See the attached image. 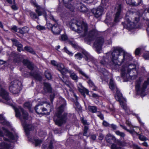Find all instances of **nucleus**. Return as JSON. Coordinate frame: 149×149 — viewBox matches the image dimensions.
Returning a JSON list of instances; mask_svg holds the SVG:
<instances>
[{
  "label": "nucleus",
  "mask_w": 149,
  "mask_h": 149,
  "mask_svg": "<svg viewBox=\"0 0 149 149\" xmlns=\"http://www.w3.org/2000/svg\"><path fill=\"white\" fill-rule=\"evenodd\" d=\"M100 71L101 73V79L102 80L106 81V77L109 74L108 71L104 68H103L102 69L100 70Z\"/></svg>",
  "instance_id": "b1692460"
},
{
  "label": "nucleus",
  "mask_w": 149,
  "mask_h": 149,
  "mask_svg": "<svg viewBox=\"0 0 149 149\" xmlns=\"http://www.w3.org/2000/svg\"><path fill=\"white\" fill-rule=\"evenodd\" d=\"M140 48H137L136 49L135 52V53L136 55H138L140 52Z\"/></svg>",
  "instance_id": "052dcab7"
},
{
  "label": "nucleus",
  "mask_w": 149,
  "mask_h": 149,
  "mask_svg": "<svg viewBox=\"0 0 149 149\" xmlns=\"http://www.w3.org/2000/svg\"><path fill=\"white\" fill-rule=\"evenodd\" d=\"M67 37L66 35H63L61 36L60 40H61L65 41L67 40Z\"/></svg>",
  "instance_id": "8fccbe9b"
},
{
  "label": "nucleus",
  "mask_w": 149,
  "mask_h": 149,
  "mask_svg": "<svg viewBox=\"0 0 149 149\" xmlns=\"http://www.w3.org/2000/svg\"><path fill=\"white\" fill-rule=\"evenodd\" d=\"M72 0H63L65 6L70 9L72 11H73L74 8L78 9L81 12H84L87 10V8L83 4L79 3L77 4H74V6L71 4L70 2ZM73 4V2H71Z\"/></svg>",
  "instance_id": "9d476101"
},
{
  "label": "nucleus",
  "mask_w": 149,
  "mask_h": 149,
  "mask_svg": "<svg viewBox=\"0 0 149 149\" xmlns=\"http://www.w3.org/2000/svg\"><path fill=\"white\" fill-rule=\"evenodd\" d=\"M113 51L111 53V61L109 63L110 53H107L106 54V58L104 57L100 58V63L104 65L107 64L109 65L111 67L116 68L124 63L126 60L130 61L132 59L131 55L125 51L123 49L119 47H115L113 48Z\"/></svg>",
  "instance_id": "f257e3e1"
},
{
  "label": "nucleus",
  "mask_w": 149,
  "mask_h": 149,
  "mask_svg": "<svg viewBox=\"0 0 149 149\" xmlns=\"http://www.w3.org/2000/svg\"><path fill=\"white\" fill-rule=\"evenodd\" d=\"M51 63L52 65L54 66H57V65L58 64L57 63L56 61L54 60H52L51 61Z\"/></svg>",
  "instance_id": "5fc2aeb1"
},
{
  "label": "nucleus",
  "mask_w": 149,
  "mask_h": 149,
  "mask_svg": "<svg viewBox=\"0 0 149 149\" xmlns=\"http://www.w3.org/2000/svg\"><path fill=\"white\" fill-rule=\"evenodd\" d=\"M30 74L37 80L40 81L42 77L41 76L36 72L33 73V72H31Z\"/></svg>",
  "instance_id": "7c9ffc66"
},
{
  "label": "nucleus",
  "mask_w": 149,
  "mask_h": 149,
  "mask_svg": "<svg viewBox=\"0 0 149 149\" xmlns=\"http://www.w3.org/2000/svg\"><path fill=\"white\" fill-rule=\"evenodd\" d=\"M74 106L76 109V108H77L79 109H81V107L79 105V104L77 101H76L75 102L74 104Z\"/></svg>",
  "instance_id": "de8ad7c7"
},
{
  "label": "nucleus",
  "mask_w": 149,
  "mask_h": 149,
  "mask_svg": "<svg viewBox=\"0 0 149 149\" xmlns=\"http://www.w3.org/2000/svg\"><path fill=\"white\" fill-rule=\"evenodd\" d=\"M75 57L76 59L80 60L83 57V56L81 54L79 53L75 54Z\"/></svg>",
  "instance_id": "a19ab883"
},
{
  "label": "nucleus",
  "mask_w": 149,
  "mask_h": 149,
  "mask_svg": "<svg viewBox=\"0 0 149 149\" xmlns=\"http://www.w3.org/2000/svg\"><path fill=\"white\" fill-rule=\"evenodd\" d=\"M34 5H35V6H36L37 8V9L36 10V13H37L38 16H40L42 15H43L47 21L46 25L47 28L49 29H52L53 26H52V25L49 22L48 23L47 21L48 19L49 18L48 17L49 16V15L50 14H49L47 16V17L46 15V14L45 13V12L44 11L43 12H41V11L42 10L40 7L36 3H34Z\"/></svg>",
  "instance_id": "ddd939ff"
},
{
  "label": "nucleus",
  "mask_w": 149,
  "mask_h": 149,
  "mask_svg": "<svg viewBox=\"0 0 149 149\" xmlns=\"http://www.w3.org/2000/svg\"><path fill=\"white\" fill-rule=\"evenodd\" d=\"M45 76L46 77V78L48 80H49L51 79L52 78V76L48 71H46L45 72Z\"/></svg>",
  "instance_id": "4c0bfd02"
},
{
  "label": "nucleus",
  "mask_w": 149,
  "mask_h": 149,
  "mask_svg": "<svg viewBox=\"0 0 149 149\" xmlns=\"http://www.w3.org/2000/svg\"><path fill=\"white\" fill-rule=\"evenodd\" d=\"M14 5L11 6V8L14 10H16L18 9V8L15 3V0H13Z\"/></svg>",
  "instance_id": "c03bdc74"
},
{
  "label": "nucleus",
  "mask_w": 149,
  "mask_h": 149,
  "mask_svg": "<svg viewBox=\"0 0 149 149\" xmlns=\"http://www.w3.org/2000/svg\"><path fill=\"white\" fill-rule=\"evenodd\" d=\"M11 40L13 42V45L17 47V50L18 51L20 52L23 50L22 45L16 40L15 39H11Z\"/></svg>",
  "instance_id": "412c9836"
},
{
  "label": "nucleus",
  "mask_w": 149,
  "mask_h": 149,
  "mask_svg": "<svg viewBox=\"0 0 149 149\" xmlns=\"http://www.w3.org/2000/svg\"><path fill=\"white\" fill-rule=\"evenodd\" d=\"M57 69L61 72L63 75V79L64 78L65 74L67 73L68 70L65 68L64 65L62 64H59L57 66Z\"/></svg>",
  "instance_id": "6ab92c4d"
},
{
  "label": "nucleus",
  "mask_w": 149,
  "mask_h": 149,
  "mask_svg": "<svg viewBox=\"0 0 149 149\" xmlns=\"http://www.w3.org/2000/svg\"><path fill=\"white\" fill-rule=\"evenodd\" d=\"M115 133L117 135L119 136L122 137H124L125 136V134L124 133L121 132L118 130L116 131Z\"/></svg>",
  "instance_id": "58836bf2"
},
{
  "label": "nucleus",
  "mask_w": 149,
  "mask_h": 149,
  "mask_svg": "<svg viewBox=\"0 0 149 149\" xmlns=\"http://www.w3.org/2000/svg\"><path fill=\"white\" fill-rule=\"evenodd\" d=\"M24 49L25 50L30 53L33 54H35V52L33 50V49L30 47L27 46H25L24 47Z\"/></svg>",
  "instance_id": "c9c22d12"
},
{
  "label": "nucleus",
  "mask_w": 149,
  "mask_h": 149,
  "mask_svg": "<svg viewBox=\"0 0 149 149\" xmlns=\"http://www.w3.org/2000/svg\"><path fill=\"white\" fill-rule=\"evenodd\" d=\"M0 120L1 123L6 125L8 126L9 125V122H7L5 119V118L1 115H0Z\"/></svg>",
  "instance_id": "473e14b6"
},
{
  "label": "nucleus",
  "mask_w": 149,
  "mask_h": 149,
  "mask_svg": "<svg viewBox=\"0 0 149 149\" xmlns=\"http://www.w3.org/2000/svg\"><path fill=\"white\" fill-rule=\"evenodd\" d=\"M30 16L32 19H36L38 18L36 14L33 12H31L30 14Z\"/></svg>",
  "instance_id": "79ce46f5"
},
{
  "label": "nucleus",
  "mask_w": 149,
  "mask_h": 149,
  "mask_svg": "<svg viewBox=\"0 0 149 149\" xmlns=\"http://www.w3.org/2000/svg\"><path fill=\"white\" fill-rule=\"evenodd\" d=\"M4 132L3 133L0 130V136L3 137L4 141L0 143V149H12L13 143L17 139V135L15 134L13 135L8 130L3 127Z\"/></svg>",
  "instance_id": "20e7f679"
},
{
  "label": "nucleus",
  "mask_w": 149,
  "mask_h": 149,
  "mask_svg": "<svg viewBox=\"0 0 149 149\" xmlns=\"http://www.w3.org/2000/svg\"><path fill=\"white\" fill-rule=\"evenodd\" d=\"M94 0H86L85 1L87 4H90L92 3Z\"/></svg>",
  "instance_id": "774afa93"
},
{
  "label": "nucleus",
  "mask_w": 149,
  "mask_h": 149,
  "mask_svg": "<svg viewBox=\"0 0 149 149\" xmlns=\"http://www.w3.org/2000/svg\"><path fill=\"white\" fill-rule=\"evenodd\" d=\"M139 13L137 12L136 14H134L133 15L130 14L128 12L126 14L125 17V22H123L122 24L124 27L126 28L132 29L138 27L137 26L139 21L140 16L138 15Z\"/></svg>",
  "instance_id": "0eeeda50"
},
{
  "label": "nucleus",
  "mask_w": 149,
  "mask_h": 149,
  "mask_svg": "<svg viewBox=\"0 0 149 149\" xmlns=\"http://www.w3.org/2000/svg\"><path fill=\"white\" fill-rule=\"evenodd\" d=\"M13 54L14 56V61L18 63L21 62L22 59L24 58V56L16 54L15 53H13Z\"/></svg>",
  "instance_id": "393cba45"
},
{
  "label": "nucleus",
  "mask_w": 149,
  "mask_h": 149,
  "mask_svg": "<svg viewBox=\"0 0 149 149\" xmlns=\"http://www.w3.org/2000/svg\"><path fill=\"white\" fill-rule=\"evenodd\" d=\"M109 87L111 90L116 91V93L115 95V98L119 102L121 107L128 114H132L134 115L137 118L141 126H144V123L141 121L140 118L138 117V115L133 113L132 111H130L129 108L127 107L126 104V100L123 97L122 94L116 87V85L112 79H110Z\"/></svg>",
  "instance_id": "7ed1b4c3"
},
{
  "label": "nucleus",
  "mask_w": 149,
  "mask_h": 149,
  "mask_svg": "<svg viewBox=\"0 0 149 149\" xmlns=\"http://www.w3.org/2000/svg\"><path fill=\"white\" fill-rule=\"evenodd\" d=\"M120 126L123 128L133 134L137 135L138 133L137 132L138 131V130H140L139 129L138 127H133L132 128H131L130 130H129L127 129L126 127L124 125H120Z\"/></svg>",
  "instance_id": "aec40b11"
},
{
  "label": "nucleus",
  "mask_w": 149,
  "mask_h": 149,
  "mask_svg": "<svg viewBox=\"0 0 149 149\" xmlns=\"http://www.w3.org/2000/svg\"><path fill=\"white\" fill-rule=\"evenodd\" d=\"M48 17L53 21L56 23L57 22V20L54 18L52 15H49ZM62 29V27L61 26L56 23L52 27V31L54 35H58L60 33Z\"/></svg>",
  "instance_id": "4468645a"
},
{
  "label": "nucleus",
  "mask_w": 149,
  "mask_h": 149,
  "mask_svg": "<svg viewBox=\"0 0 149 149\" xmlns=\"http://www.w3.org/2000/svg\"><path fill=\"white\" fill-rule=\"evenodd\" d=\"M121 6L120 4H118L116 5L115 8L116 13L114 19V21L116 22H119L120 19L122 18L121 16Z\"/></svg>",
  "instance_id": "dca6fc26"
},
{
  "label": "nucleus",
  "mask_w": 149,
  "mask_h": 149,
  "mask_svg": "<svg viewBox=\"0 0 149 149\" xmlns=\"http://www.w3.org/2000/svg\"><path fill=\"white\" fill-rule=\"evenodd\" d=\"M110 127L113 130H116L117 128V126L116 125L113 124L111 125Z\"/></svg>",
  "instance_id": "13d9d810"
},
{
  "label": "nucleus",
  "mask_w": 149,
  "mask_h": 149,
  "mask_svg": "<svg viewBox=\"0 0 149 149\" xmlns=\"http://www.w3.org/2000/svg\"><path fill=\"white\" fill-rule=\"evenodd\" d=\"M12 29L13 30H14V31H15L18 32V31H19L18 30L19 29H17V27L16 26H14L12 28Z\"/></svg>",
  "instance_id": "338daca9"
},
{
  "label": "nucleus",
  "mask_w": 149,
  "mask_h": 149,
  "mask_svg": "<svg viewBox=\"0 0 149 149\" xmlns=\"http://www.w3.org/2000/svg\"><path fill=\"white\" fill-rule=\"evenodd\" d=\"M88 84L91 86H94V84L93 82L91 80H88Z\"/></svg>",
  "instance_id": "680f3d73"
},
{
  "label": "nucleus",
  "mask_w": 149,
  "mask_h": 149,
  "mask_svg": "<svg viewBox=\"0 0 149 149\" xmlns=\"http://www.w3.org/2000/svg\"><path fill=\"white\" fill-rule=\"evenodd\" d=\"M16 117L19 118L21 120L22 125L24 127L25 133L28 136L29 134V131L33 130V127L31 124L28 125L26 123V120L28 119L27 113L24 111L21 107H14Z\"/></svg>",
  "instance_id": "423d86ee"
},
{
  "label": "nucleus",
  "mask_w": 149,
  "mask_h": 149,
  "mask_svg": "<svg viewBox=\"0 0 149 149\" xmlns=\"http://www.w3.org/2000/svg\"><path fill=\"white\" fill-rule=\"evenodd\" d=\"M103 41L102 38H97L94 43V47L96 48V51L98 53H100Z\"/></svg>",
  "instance_id": "f3484780"
},
{
  "label": "nucleus",
  "mask_w": 149,
  "mask_h": 149,
  "mask_svg": "<svg viewBox=\"0 0 149 149\" xmlns=\"http://www.w3.org/2000/svg\"><path fill=\"white\" fill-rule=\"evenodd\" d=\"M88 109L90 111L93 113H95L97 111V108L95 106H89L88 107Z\"/></svg>",
  "instance_id": "f704fd0d"
},
{
  "label": "nucleus",
  "mask_w": 149,
  "mask_h": 149,
  "mask_svg": "<svg viewBox=\"0 0 149 149\" xmlns=\"http://www.w3.org/2000/svg\"><path fill=\"white\" fill-rule=\"evenodd\" d=\"M46 108H45L46 109H49V110H47V111H45V112H48V115H49V112L51 111V109L53 108L52 105V104H48L46 106Z\"/></svg>",
  "instance_id": "e433bc0d"
},
{
  "label": "nucleus",
  "mask_w": 149,
  "mask_h": 149,
  "mask_svg": "<svg viewBox=\"0 0 149 149\" xmlns=\"http://www.w3.org/2000/svg\"><path fill=\"white\" fill-rule=\"evenodd\" d=\"M69 43L74 48H77V46L76 44L75 43V42L74 41H69Z\"/></svg>",
  "instance_id": "09e8293b"
},
{
  "label": "nucleus",
  "mask_w": 149,
  "mask_h": 149,
  "mask_svg": "<svg viewBox=\"0 0 149 149\" xmlns=\"http://www.w3.org/2000/svg\"><path fill=\"white\" fill-rule=\"evenodd\" d=\"M70 76L72 79L75 81L76 82L77 81L78 77L75 73L73 72L71 73Z\"/></svg>",
  "instance_id": "72a5a7b5"
},
{
  "label": "nucleus",
  "mask_w": 149,
  "mask_h": 149,
  "mask_svg": "<svg viewBox=\"0 0 149 149\" xmlns=\"http://www.w3.org/2000/svg\"><path fill=\"white\" fill-rule=\"evenodd\" d=\"M44 90L45 93H50L52 91L50 85L48 83H45L44 84Z\"/></svg>",
  "instance_id": "cd10ccee"
},
{
  "label": "nucleus",
  "mask_w": 149,
  "mask_h": 149,
  "mask_svg": "<svg viewBox=\"0 0 149 149\" xmlns=\"http://www.w3.org/2000/svg\"><path fill=\"white\" fill-rule=\"evenodd\" d=\"M65 84L66 85V86H68L70 88H71V84L68 82L66 80L65 81Z\"/></svg>",
  "instance_id": "0e129e2a"
},
{
  "label": "nucleus",
  "mask_w": 149,
  "mask_h": 149,
  "mask_svg": "<svg viewBox=\"0 0 149 149\" xmlns=\"http://www.w3.org/2000/svg\"><path fill=\"white\" fill-rule=\"evenodd\" d=\"M88 130V127L87 126H85L84 130V135L87 136V131Z\"/></svg>",
  "instance_id": "49530a36"
},
{
  "label": "nucleus",
  "mask_w": 149,
  "mask_h": 149,
  "mask_svg": "<svg viewBox=\"0 0 149 149\" xmlns=\"http://www.w3.org/2000/svg\"><path fill=\"white\" fill-rule=\"evenodd\" d=\"M137 74L136 66L133 64L123 66L121 69V76L125 82L134 79L136 78Z\"/></svg>",
  "instance_id": "39448f33"
},
{
  "label": "nucleus",
  "mask_w": 149,
  "mask_h": 149,
  "mask_svg": "<svg viewBox=\"0 0 149 149\" xmlns=\"http://www.w3.org/2000/svg\"><path fill=\"white\" fill-rule=\"evenodd\" d=\"M109 136V137L111 138V140H112L113 141H115L116 140V138L115 137L110 134H108V136Z\"/></svg>",
  "instance_id": "6e6d98bb"
},
{
  "label": "nucleus",
  "mask_w": 149,
  "mask_h": 149,
  "mask_svg": "<svg viewBox=\"0 0 149 149\" xmlns=\"http://www.w3.org/2000/svg\"><path fill=\"white\" fill-rule=\"evenodd\" d=\"M23 64L27 66L28 68L31 70H32L33 68V64L27 60H24L23 61Z\"/></svg>",
  "instance_id": "bb28decb"
},
{
  "label": "nucleus",
  "mask_w": 149,
  "mask_h": 149,
  "mask_svg": "<svg viewBox=\"0 0 149 149\" xmlns=\"http://www.w3.org/2000/svg\"><path fill=\"white\" fill-rule=\"evenodd\" d=\"M108 136V134L106 136V139L108 143H110L111 142V139L109 136Z\"/></svg>",
  "instance_id": "4d7b16f0"
},
{
  "label": "nucleus",
  "mask_w": 149,
  "mask_h": 149,
  "mask_svg": "<svg viewBox=\"0 0 149 149\" xmlns=\"http://www.w3.org/2000/svg\"><path fill=\"white\" fill-rule=\"evenodd\" d=\"M83 53L86 57L85 59L86 61H91L92 63H95V59L88 52L85 51H83Z\"/></svg>",
  "instance_id": "4be33fe9"
},
{
  "label": "nucleus",
  "mask_w": 149,
  "mask_h": 149,
  "mask_svg": "<svg viewBox=\"0 0 149 149\" xmlns=\"http://www.w3.org/2000/svg\"><path fill=\"white\" fill-rule=\"evenodd\" d=\"M21 82L17 80L11 82L9 88L10 91L14 94L18 93L21 90Z\"/></svg>",
  "instance_id": "f8f14e48"
},
{
  "label": "nucleus",
  "mask_w": 149,
  "mask_h": 149,
  "mask_svg": "<svg viewBox=\"0 0 149 149\" xmlns=\"http://www.w3.org/2000/svg\"><path fill=\"white\" fill-rule=\"evenodd\" d=\"M96 136L95 135H92L90 137V138L93 140H95L96 139Z\"/></svg>",
  "instance_id": "69168bd1"
},
{
  "label": "nucleus",
  "mask_w": 149,
  "mask_h": 149,
  "mask_svg": "<svg viewBox=\"0 0 149 149\" xmlns=\"http://www.w3.org/2000/svg\"><path fill=\"white\" fill-rule=\"evenodd\" d=\"M79 73L83 75L84 76H85L86 78H88V76L81 70L79 69Z\"/></svg>",
  "instance_id": "bf43d9fd"
},
{
  "label": "nucleus",
  "mask_w": 149,
  "mask_h": 149,
  "mask_svg": "<svg viewBox=\"0 0 149 149\" xmlns=\"http://www.w3.org/2000/svg\"><path fill=\"white\" fill-rule=\"evenodd\" d=\"M143 80L142 77H140L135 83V88L137 93L138 95H142L145 91L148 85L149 84V78L145 81L143 84L141 82Z\"/></svg>",
  "instance_id": "1a4fd4ad"
},
{
  "label": "nucleus",
  "mask_w": 149,
  "mask_h": 149,
  "mask_svg": "<svg viewBox=\"0 0 149 149\" xmlns=\"http://www.w3.org/2000/svg\"><path fill=\"white\" fill-rule=\"evenodd\" d=\"M70 24L72 30L78 33H83L82 36L88 44H90V42L94 40L97 34V31L95 29L88 30L87 24L81 19H73Z\"/></svg>",
  "instance_id": "f03ea898"
},
{
  "label": "nucleus",
  "mask_w": 149,
  "mask_h": 149,
  "mask_svg": "<svg viewBox=\"0 0 149 149\" xmlns=\"http://www.w3.org/2000/svg\"><path fill=\"white\" fill-rule=\"evenodd\" d=\"M37 29L39 30L45 29V27L44 26L41 25H38L36 27Z\"/></svg>",
  "instance_id": "603ef678"
},
{
  "label": "nucleus",
  "mask_w": 149,
  "mask_h": 149,
  "mask_svg": "<svg viewBox=\"0 0 149 149\" xmlns=\"http://www.w3.org/2000/svg\"><path fill=\"white\" fill-rule=\"evenodd\" d=\"M42 104H39L36 106L35 108L36 112L38 114L48 115V112H45L47 109L45 108H43L41 106ZM47 110H49V109H48Z\"/></svg>",
  "instance_id": "a211bd4d"
},
{
  "label": "nucleus",
  "mask_w": 149,
  "mask_h": 149,
  "mask_svg": "<svg viewBox=\"0 0 149 149\" xmlns=\"http://www.w3.org/2000/svg\"><path fill=\"white\" fill-rule=\"evenodd\" d=\"M63 51L65 53L68 54L70 56H72L73 55V53L69 51L67 49L66 47H65L63 49Z\"/></svg>",
  "instance_id": "ea45409f"
},
{
  "label": "nucleus",
  "mask_w": 149,
  "mask_h": 149,
  "mask_svg": "<svg viewBox=\"0 0 149 149\" xmlns=\"http://www.w3.org/2000/svg\"><path fill=\"white\" fill-rule=\"evenodd\" d=\"M97 115L98 117H100V118L102 120H103L104 119V117L103 115L101 113L98 112L97 113Z\"/></svg>",
  "instance_id": "3c124183"
},
{
  "label": "nucleus",
  "mask_w": 149,
  "mask_h": 149,
  "mask_svg": "<svg viewBox=\"0 0 149 149\" xmlns=\"http://www.w3.org/2000/svg\"><path fill=\"white\" fill-rule=\"evenodd\" d=\"M139 138L140 140L143 141H145L148 140V139L145 136L142 135H139Z\"/></svg>",
  "instance_id": "37998d69"
},
{
  "label": "nucleus",
  "mask_w": 149,
  "mask_h": 149,
  "mask_svg": "<svg viewBox=\"0 0 149 149\" xmlns=\"http://www.w3.org/2000/svg\"><path fill=\"white\" fill-rule=\"evenodd\" d=\"M108 1L109 0H102L101 4L102 6L92 10V12L95 17H99L104 13V8H107L109 6Z\"/></svg>",
  "instance_id": "9b49d317"
},
{
  "label": "nucleus",
  "mask_w": 149,
  "mask_h": 149,
  "mask_svg": "<svg viewBox=\"0 0 149 149\" xmlns=\"http://www.w3.org/2000/svg\"><path fill=\"white\" fill-rule=\"evenodd\" d=\"M30 141L35 144L36 146H39L42 142V141L38 139H32Z\"/></svg>",
  "instance_id": "2f4dec72"
},
{
  "label": "nucleus",
  "mask_w": 149,
  "mask_h": 149,
  "mask_svg": "<svg viewBox=\"0 0 149 149\" xmlns=\"http://www.w3.org/2000/svg\"><path fill=\"white\" fill-rule=\"evenodd\" d=\"M0 96L8 104L10 102V99L8 96V93L2 87L0 84Z\"/></svg>",
  "instance_id": "2eb2a0df"
},
{
  "label": "nucleus",
  "mask_w": 149,
  "mask_h": 149,
  "mask_svg": "<svg viewBox=\"0 0 149 149\" xmlns=\"http://www.w3.org/2000/svg\"><path fill=\"white\" fill-rule=\"evenodd\" d=\"M78 88L79 91L82 93H88V90L86 89L85 88H84L82 85L81 83H79L78 85Z\"/></svg>",
  "instance_id": "c85d7f7f"
},
{
  "label": "nucleus",
  "mask_w": 149,
  "mask_h": 149,
  "mask_svg": "<svg viewBox=\"0 0 149 149\" xmlns=\"http://www.w3.org/2000/svg\"><path fill=\"white\" fill-rule=\"evenodd\" d=\"M126 3L130 5L137 6L140 4L142 0H125Z\"/></svg>",
  "instance_id": "5701e85b"
},
{
  "label": "nucleus",
  "mask_w": 149,
  "mask_h": 149,
  "mask_svg": "<svg viewBox=\"0 0 149 149\" xmlns=\"http://www.w3.org/2000/svg\"><path fill=\"white\" fill-rule=\"evenodd\" d=\"M143 57L146 60L149 59V52H147L143 55Z\"/></svg>",
  "instance_id": "a18cd8bd"
},
{
  "label": "nucleus",
  "mask_w": 149,
  "mask_h": 149,
  "mask_svg": "<svg viewBox=\"0 0 149 149\" xmlns=\"http://www.w3.org/2000/svg\"><path fill=\"white\" fill-rule=\"evenodd\" d=\"M55 96V93H53L52 94H51L50 95V100L51 102H52L53 100L54 97V96Z\"/></svg>",
  "instance_id": "e2e57ef3"
},
{
  "label": "nucleus",
  "mask_w": 149,
  "mask_h": 149,
  "mask_svg": "<svg viewBox=\"0 0 149 149\" xmlns=\"http://www.w3.org/2000/svg\"><path fill=\"white\" fill-rule=\"evenodd\" d=\"M18 32L22 34H24L28 32L29 30V29L28 27L25 26L22 28H19Z\"/></svg>",
  "instance_id": "c756f323"
},
{
  "label": "nucleus",
  "mask_w": 149,
  "mask_h": 149,
  "mask_svg": "<svg viewBox=\"0 0 149 149\" xmlns=\"http://www.w3.org/2000/svg\"><path fill=\"white\" fill-rule=\"evenodd\" d=\"M81 120L82 122V123L84 125H88V124L87 123V121L84 120V118H81Z\"/></svg>",
  "instance_id": "864d4df0"
},
{
  "label": "nucleus",
  "mask_w": 149,
  "mask_h": 149,
  "mask_svg": "<svg viewBox=\"0 0 149 149\" xmlns=\"http://www.w3.org/2000/svg\"><path fill=\"white\" fill-rule=\"evenodd\" d=\"M65 104V103L62 104L58 109L57 112L54 116V120L56 125L58 126L61 125L65 123L67 119V114H61L63 112Z\"/></svg>",
  "instance_id": "6e6552de"
},
{
  "label": "nucleus",
  "mask_w": 149,
  "mask_h": 149,
  "mask_svg": "<svg viewBox=\"0 0 149 149\" xmlns=\"http://www.w3.org/2000/svg\"><path fill=\"white\" fill-rule=\"evenodd\" d=\"M124 146L125 145H123L120 142L117 141L112 145L111 148V149H121L120 146Z\"/></svg>",
  "instance_id": "a878e982"
}]
</instances>
